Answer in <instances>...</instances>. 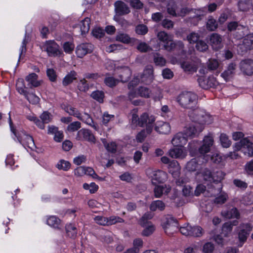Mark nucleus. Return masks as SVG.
<instances>
[{
  "label": "nucleus",
  "mask_w": 253,
  "mask_h": 253,
  "mask_svg": "<svg viewBox=\"0 0 253 253\" xmlns=\"http://www.w3.org/2000/svg\"><path fill=\"white\" fill-rule=\"evenodd\" d=\"M213 144V139L211 136H206L204 137L202 144L198 141H193L189 143V150L192 156L204 157L206 158L209 154L211 146Z\"/></svg>",
  "instance_id": "1"
},
{
  "label": "nucleus",
  "mask_w": 253,
  "mask_h": 253,
  "mask_svg": "<svg viewBox=\"0 0 253 253\" xmlns=\"http://www.w3.org/2000/svg\"><path fill=\"white\" fill-rule=\"evenodd\" d=\"M227 29L228 32L232 33L233 38L236 40L243 39L250 32L249 27L247 25H243L237 21L228 22Z\"/></svg>",
  "instance_id": "2"
},
{
  "label": "nucleus",
  "mask_w": 253,
  "mask_h": 253,
  "mask_svg": "<svg viewBox=\"0 0 253 253\" xmlns=\"http://www.w3.org/2000/svg\"><path fill=\"white\" fill-rule=\"evenodd\" d=\"M198 96L190 91L181 92L177 97V101L183 108L187 109H194L197 104Z\"/></svg>",
  "instance_id": "3"
},
{
  "label": "nucleus",
  "mask_w": 253,
  "mask_h": 253,
  "mask_svg": "<svg viewBox=\"0 0 253 253\" xmlns=\"http://www.w3.org/2000/svg\"><path fill=\"white\" fill-rule=\"evenodd\" d=\"M189 116L192 121L199 124L198 126H203L206 124L210 123L211 117L204 111L199 109H193L189 112Z\"/></svg>",
  "instance_id": "4"
},
{
  "label": "nucleus",
  "mask_w": 253,
  "mask_h": 253,
  "mask_svg": "<svg viewBox=\"0 0 253 253\" xmlns=\"http://www.w3.org/2000/svg\"><path fill=\"white\" fill-rule=\"evenodd\" d=\"M253 143L247 138L241 139L239 142L235 143L233 146L234 150L239 151L242 150L244 153L249 156H253Z\"/></svg>",
  "instance_id": "5"
},
{
  "label": "nucleus",
  "mask_w": 253,
  "mask_h": 253,
  "mask_svg": "<svg viewBox=\"0 0 253 253\" xmlns=\"http://www.w3.org/2000/svg\"><path fill=\"white\" fill-rule=\"evenodd\" d=\"M139 126H146L147 133H151L154 126L155 118L153 116H149L146 113H143L140 117Z\"/></svg>",
  "instance_id": "6"
},
{
  "label": "nucleus",
  "mask_w": 253,
  "mask_h": 253,
  "mask_svg": "<svg viewBox=\"0 0 253 253\" xmlns=\"http://www.w3.org/2000/svg\"><path fill=\"white\" fill-rule=\"evenodd\" d=\"M154 79V69L151 65H147L145 67L143 72L140 76L141 83L146 84H151Z\"/></svg>",
  "instance_id": "7"
},
{
  "label": "nucleus",
  "mask_w": 253,
  "mask_h": 253,
  "mask_svg": "<svg viewBox=\"0 0 253 253\" xmlns=\"http://www.w3.org/2000/svg\"><path fill=\"white\" fill-rule=\"evenodd\" d=\"M198 82L199 85L204 89L215 88L218 84L215 78L213 76H210L208 78L199 77Z\"/></svg>",
  "instance_id": "8"
},
{
  "label": "nucleus",
  "mask_w": 253,
  "mask_h": 253,
  "mask_svg": "<svg viewBox=\"0 0 253 253\" xmlns=\"http://www.w3.org/2000/svg\"><path fill=\"white\" fill-rule=\"evenodd\" d=\"M43 47L49 56H56L61 53L59 45L54 41L46 42Z\"/></svg>",
  "instance_id": "9"
},
{
  "label": "nucleus",
  "mask_w": 253,
  "mask_h": 253,
  "mask_svg": "<svg viewBox=\"0 0 253 253\" xmlns=\"http://www.w3.org/2000/svg\"><path fill=\"white\" fill-rule=\"evenodd\" d=\"M221 214L225 218L230 219L236 218H240V214L237 209L233 206L227 205L221 212Z\"/></svg>",
  "instance_id": "10"
},
{
  "label": "nucleus",
  "mask_w": 253,
  "mask_h": 253,
  "mask_svg": "<svg viewBox=\"0 0 253 253\" xmlns=\"http://www.w3.org/2000/svg\"><path fill=\"white\" fill-rule=\"evenodd\" d=\"M239 47L242 49V53H246L253 49V33H248L243 39L242 43Z\"/></svg>",
  "instance_id": "11"
},
{
  "label": "nucleus",
  "mask_w": 253,
  "mask_h": 253,
  "mask_svg": "<svg viewBox=\"0 0 253 253\" xmlns=\"http://www.w3.org/2000/svg\"><path fill=\"white\" fill-rule=\"evenodd\" d=\"M94 49L93 45L90 43H82L76 48V53L79 58H83L86 54L91 53Z\"/></svg>",
  "instance_id": "12"
},
{
  "label": "nucleus",
  "mask_w": 253,
  "mask_h": 253,
  "mask_svg": "<svg viewBox=\"0 0 253 253\" xmlns=\"http://www.w3.org/2000/svg\"><path fill=\"white\" fill-rule=\"evenodd\" d=\"M204 128V127L203 126H189L185 127L183 132L187 139L188 138H192L198 136L199 134Z\"/></svg>",
  "instance_id": "13"
},
{
  "label": "nucleus",
  "mask_w": 253,
  "mask_h": 253,
  "mask_svg": "<svg viewBox=\"0 0 253 253\" xmlns=\"http://www.w3.org/2000/svg\"><path fill=\"white\" fill-rule=\"evenodd\" d=\"M240 68L243 73L248 76L253 74V60L248 59L242 60L240 63Z\"/></svg>",
  "instance_id": "14"
},
{
  "label": "nucleus",
  "mask_w": 253,
  "mask_h": 253,
  "mask_svg": "<svg viewBox=\"0 0 253 253\" xmlns=\"http://www.w3.org/2000/svg\"><path fill=\"white\" fill-rule=\"evenodd\" d=\"M77 138L78 140H84L94 143L95 141V137L91 131L84 128H83L78 132Z\"/></svg>",
  "instance_id": "15"
},
{
  "label": "nucleus",
  "mask_w": 253,
  "mask_h": 253,
  "mask_svg": "<svg viewBox=\"0 0 253 253\" xmlns=\"http://www.w3.org/2000/svg\"><path fill=\"white\" fill-rule=\"evenodd\" d=\"M115 39L117 41L125 44H134L139 42L138 40L135 38H131L128 34L122 32H118L115 37Z\"/></svg>",
  "instance_id": "16"
},
{
  "label": "nucleus",
  "mask_w": 253,
  "mask_h": 253,
  "mask_svg": "<svg viewBox=\"0 0 253 253\" xmlns=\"http://www.w3.org/2000/svg\"><path fill=\"white\" fill-rule=\"evenodd\" d=\"M114 5L115 12L118 16L126 15L130 12L129 8L127 4L122 1H116Z\"/></svg>",
  "instance_id": "17"
},
{
  "label": "nucleus",
  "mask_w": 253,
  "mask_h": 253,
  "mask_svg": "<svg viewBox=\"0 0 253 253\" xmlns=\"http://www.w3.org/2000/svg\"><path fill=\"white\" fill-rule=\"evenodd\" d=\"M240 227L242 228L238 234L239 240L241 242H245L251 231L252 227L250 224H246L245 225H240Z\"/></svg>",
  "instance_id": "18"
},
{
  "label": "nucleus",
  "mask_w": 253,
  "mask_h": 253,
  "mask_svg": "<svg viewBox=\"0 0 253 253\" xmlns=\"http://www.w3.org/2000/svg\"><path fill=\"white\" fill-rule=\"evenodd\" d=\"M236 68L237 65L235 63L232 62L230 63L227 69L221 74V76L226 82L229 81L235 75Z\"/></svg>",
  "instance_id": "19"
},
{
  "label": "nucleus",
  "mask_w": 253,
  "mask_h": 253,
  "mask_svg": "<svg viewBox=\"0 0 253 253\" xmlns=\"http://www.w3.org/2000/svg\"><path fill=\"white\" fill-rule=\"evenodd\" d=\"M163 228L165 229L166 233L175 231L178 229L177 221L173 217L168 218L166 222L164 223Z\"/></svg>",
  "instance_id": "20"
},
{
  "label": "nucleus",
  "mask_w": 253,
  "mask_h": 253,
  "mask_svg": "<svg viewBox=\"0 0 253 253\" xmlns=\"http://www.w3.org/2000/svg\"><path fill=\"white\" fill-rule=\"evenodd\" d=\"M187 141V138L184 133L180 132L174 136L171 140V143L174 146H182L186 144Z\"/></svg>",
  "instance_id": "21"
},
{
  "label": "nucleus",
  "mask_w": 253,
  "mask_h": 253,
  "mask_svg": "<svg viewBox=\"0 0 253 253\" xmlns=\"http://www.w3.org/2000/svg\"><path fill=\"white\" fill-rule=\"evenodd\" d=\"M118 74L121 81L123 83H126L130 79L131 72L129 68L125 67L121 68L120 70H118Z\"/></svg>",
  "instance_id": "22"
},
{
  "label": "nucleus",
  "mask_w": 253,
  "mask_h": 253,
  "mask_svg": "<svg viewBox=\"0 0 253 253\" xmlns=\"http://www.w3.org/2000/svg\"><path fill=\"white\" fill-rule=\"evenodd\" d=\"M238 223L239 222L237 220L224 223L222 225L221 234H223L225 237L228 236L232 230L233 226H236Z\"/></svg>",
  "instance_id": "23"
},
{
  "label": "nucleus",
  "mask_w": 253,
  "mask_h": 253,
  "mask_svg": "<svg viewBox=\"0 0 253 253\" xmlns=\"http://www.w3.org/2000/svg\"><path fill=\"white\" fill-rule=\"evenodd\" d=\"M221 42L222 38L220 35L216 33H213L211 35L210 42L213 48L216 49L220 48Z\"/></svg>",
  "instance_id": "24"
},
{
  "label": "nucleus",
  "mask_w": 253,
  "mask_h": 253,
  "mask_svg": "<svg viewBox=\"0 0 253 253\" xmlns=\"http://www.w3.org/2000/svg\"><path fill=\"white\" fill-rule=\"evenodd\" d=\"M38 75L35 73L30 74L26 77V81L29 83L28 85H30V88L38 87L41 85L40 82L38 81Z\"/></svg>",
  "instance_id": "25"
},
{
  "label": "nucleus",
  "mask_w": 253,
  "mask_h": 253,
  "mask_svg": "<svg viewBox=\"0 0 253 253\" xmlns=\"http://www.w3.org/2000/svg\"><path fill=\"white\" fill-rule=\"evenodd\" d=\"M155 129L160 134H168L170 131L171 127L169 123L163 122L162 125L156 126Z\"/></svg>",
  "instance_id": "26"
},
{
  "label": "nucleus",
  "mask_w": 253,
  "mask_h": 253,
  "mask_svg": "<svg viewBox=\"0 0 253 253\" xmlns=\"http://www.w3.org/2000/svg\"><path fill=\"white\" fill-rule=\"evenodd\" d=\"M77 73L74 70L70 72L64 77L63 80L62 84L64 86H67L73 82L74 80H77Z\"/></svg>",
  "instance_id": "27"
},
{
  "label": "nucleus",
  "mask_w": 253,
  "mask_h": 253,
  "mask_svg": "<svg viewBox=\"0 0 253 253\" xmlns=\"http://www.w3.org/2000/svg\"><path fill=\"white\" fill-rule=\"evenodd\" d=\"M165 204L161 200L154 201L150 205V210L152 211H155L157 210L160 211H163L165 209Z\"/></svg>",
  "instance_id": "28"
},
{
  "label": "nucleus",
  "mask_w": 253,
  "mask_h": 253,
  "mask_svg": "<svg viewBox=\"0 0 253 253\" xmlns=\"http://www.w3.org/2000/svg\"><path fill=\"white\" fill-rule=\"evenodd\" d=\"M167 179V174L166 172L158 170L154 174L153 180H156L158 183H164Z\"/></svg>",
  "instance_id": "29"
},
{
  "label": "nucleus",
  "mask_w": 253,
  "mask_h": 253,
  "mask_svg": "<svg viewBox=\"0 0 253 253\" xmlns=\"http://www.w3.org/2000/svg\"><path fill=\"white\" fill-rule=\"evenodd\" d=\"M207 29L210 31H215L218 28V23L212 16H209L207 22Z\"/></svg>",
  "instance_id": "30"
},
{
  "label": "nucleus",
  "mask_w": 253,
  "mask_h": 253,
  "mask_svg": "<svg viewBox=\"0 0 253 253\" xmlns=\"http://www.w3.org/2000/svg\"><path fill=\"white\" fill-rule=\"evenodd\" d=\"M181 67L185 72L193 73L197 71V67L188 61H183L180 63Z\"/></svg>",
  "instance_id": "31"
},
{
  "label": "nucleus",
  "mask_w": 253,
  "mask_h": 253,
  "mask_svg": "<svg viewBox=\"0 0 253 253\" xmlns=\"http://www.w3.org/2000/svg\"><path fill=\"white\" fill-rule=\"evenodd\" d=\"M77 118L80 120L84 122L86 124L91 126L92 127L95 128V126L94 124V122L92 118L87 113H84V115L82 116L81 113H80L79 115L77 116Z\"/></svg>",
  "instance_id": "32"
},
{
  "label": "nucleus",
  "mask_w": 253,
  "mask_h": 253,
  "mask_svg": "<svg viewBox=\"0 0 253 253\" xmlns=\"http://www.w3.org/2000/svg\"><path fill=\"white\" fill-rule=\"evenodd\" d=\"M47 224L55 228L59 229L61 220L55 216H50L47 219Z\"/></svg>",
  "instance_id": "33"
},
{
  "label": "nucleus",
  "mask_w": 253,
  "mask_h": 253,
  "mask_svg": "<svg viewBox=\"0 0 253 253\" xmlns=\"http://www.w3.org/2000/svg\"><path fill=\"white\" fill-rule=\"evenodd\" d=\"M67 235L71 238L75 239L77 237V230L72 224H68L65 227Z\"/></svg>",
  "instance_id": "34"
},
{
  "label": "nucleus",
  "mask_w": 253,
  "mask_h": 253,
  "mask_svg": "<svg viewBox=\"0 0 253 253\" xmlns=\"http://www.w3.org/2000/svg\"><path fill=\"white\" fill-rule=\"evenodd\" d=\"M252 4L251 0H240L238 2V7L240 11H248Z\"/></svg>",
  "instance_id": "35"
},
{
  "label": "nucleus",
  "mask_w": 253,
  "mask_h": 253,
  "mask_svg": "<svg viewBox=\"0 0 253 253\" xmlns=\"http://www.w3.org/2000/svg\"><path fill=\"white\" fill-rule=\"evenodd\" d=\"M90 21L89 18L86 17L81 21L80 29L82 35L85 34L89 31Z\"/></svg>",
  "instance_id": "36"
},
{
  "label": "nucleus",
  "mask_w": 253,
  "mask_h": 253,
  "mask_svg": "<svg viewBox=\"0 0 253 253\" xmlns=\"http://www.w3.org/2000/svg\"><path fill=\"white\" fill-rule=\"evenodd\" d=\"M154 62L157 66H164L166 63V60L159 53H155L153 55Z\"/></svg>",
  "instance_id": "37"
},
{
  "label": "nucleus",
  "mask_w": 253,
  "mask_h": 253,
  "mask_svg": "<svg viewBox=\"0 0 253 253\" xmlns=\"http://www.w3.org/2000/svg\"><path fill=\"white\" fill-rule=\"evenodd\" d=\"M169 155L173 158H182L183 157V150L180 148H174L169 151Z\"/></svg>",
  "instance_id": "38"
},
{
  "label": "nucleus",
  "mask_w": 253,
  "mask_h": 253,
  "mask_svg": "<svg viewBox=\"0 0 253 253\" xmlns=\"http://www.w3.org/2000/svg\"><path fill=\"white\" fill-rule=\"evenodd\" d=\"M189 232V236L199 237L203 235V230L199 226H191V229Z\"/></svg>",
  "instance_id": "39"
},
{
  "label": "nucleus",
  "mask_w": 253,
  "mask_h": 253,
  "mask_svg": "<svg viewBox=\"0 0 253 253\" xmlns=\"http://www.w3.org/2000/svg\"><path fill=\"white\" fill-rule=\"evenodd\" d=\"M151 93V91L150 89L149 88L145 86H140L137 90V93L140 96L146 98H148L150 97Z\"/></svg>",
  "instance_id": "40"
},
{
  "label": "nucleus",
  "mask_w": 253,
  "mask_h": 253,
  "mask_svg": "<svg viewBox=\"0 0 253 253\" xmlns=\"http://www.w3.org/2000/svg\"><path fill=\"white\" fill-rule=\"evenodd\" d=\"M207 70L211 71L217 69L219 66V62L217 60L213 58L209 59L207 63Z\"/></svg>",
  "instance_id": "41"
},
{
  "label": "nucleus",
  "mask_w": 253,
  "mask_h": 253,
  "mask_svg": "<svg viewBox=\"0 0 253 253\" xmlns=\"http://www.w3.org/2000/svg\"><path fill=\"white\" fill-rule=\"evenodd\" d=\"M225 173L221 170H217L212 172V181L214 182H220L224 178Z\"/></svg>",
  "instance_id": "42"
},
{
  "label": "nucleus",
  "mask_w": 253,
  "mask_h": 253,
  "mask_svg": "<svg viewBox=\"0 0 253 253\" xmlns=\"http://www.w3.org/2000/svg\"><path fill=\"white\" fill-rule=\"evenodd\" d=\"M62 108L70 115L74 116L77 118L79 115V111L76 108L71 106L63 104L62 105Z\"/></svg>",
  "instance_id": "43"
},
{
  "label": "nucleus",
  "mask_w": 253,
  "mask_h": 253,
  "mask_svg": "<svg viewBox=\"0 0 253 253\" xmlns=\"http://www.w3.org/2000/svg\"><path fill=\"white\" fill-rule=\"evenodd\" d=\"M200 38L199 34L193 32L187 36L186 39L191 44L196 43Z\"/></svg>",
  "instance_id": "44"
},
{
  "label": "nucleus",
  "mask_w": 253,
  "mask_h": 253,
  "mask_svg": "<svg viewBox=\"0 0 253 253\" xmlns=\"http://www.w3.org/2000/svg\"><path fill=\"white\" fill-rule=\"evenodd\" d=\"M201 175L204 180L209 182L212 181V172L208 168L204 169L201 171Z\"/></svg>",
  "instance_id": "45"
},
{
  "label": "nucleus",
  "mask_w": 253,
  "mask_h": 253,
  "mask_svg": "<svg viewBox=\"0 0 253 253\" xmlns=\"http://www.w3.org/2000/svg\"><path fill=\"white\" fill-rule=\"evenodd\" d=\"M24 95L30 103L36 104L39 102L40 98L33 93L26 92Z\"/></svg>",
  "instance_id": "46"
},
{
  "label": "nucleus",
  "mask_w": 253,
  "mask_h": 253,
  "mask_svg": "<svg viewBox=\"0 0 253 253\" xmlns=\"http://www.w3.org/2000/svg\"><path fill=\"white\" fill-rule=\"evenodd\" d=\"M136 49L142 53H145L152 50V47L145 42H139Z\"/></svg>",
  "instance_id": "47"
},
{
  "label": "nucleus",
  "mask_w": 253,
  "mask_h": 253,
  "mask_svg": "<svg viewBox=\"0 0 253 253\" xmlns=\"http://www.w3.org/2000/svg\"><path fill=\"white\" fill-rule=\"evenodd\" d=\"M198 166L196 159H193L187 163L186 168L188 171L193 172L197 169Z\"/></svg>",
  "instance_id": "48"
},
{
  "label": "nucleus",
  "mask_w": 253,
  "mask_h": 253,
  "mask_svg": "<svg viewBox=\"0 0 253 253\" xmlns=\"http://www.w3.org/2000/svg\"><path fill=\"white\" fill-rule=\"evenodd\" d=\"M16 89L19 93L23 94V95L27 92L24 89L26 88L24 80L22 79H19L16 84Z\"/></svg>",
  "instance_id": "49"
},
{
  "label": "nucleus",
  "mask_w": 253,
  "mask_h": 253,
  "mask_svg": "<svg viewBox=\"0 0 253 253\" xmlns=\"http://www.w3.org/2000/svg\"><path fill=\"white\" fill-rule=\"evenodd\" d=\"M196 48L200 52H206L209 49L207 43L203 40H199L196 44Z\"/></svg>",
  "instance_id": "50"
},
{
  "label": "nucleus",
  "mask_w": 253,
  "mask_h": 253,
  "mask_svg": "<svg viewBox=\"0 0 253 253\" xmlns=\"http://www.w3.org/2000/svg\"><path fill=\"white\" fill-rule=\"evenodd\" d=\"M220 140L222 146L224 148H228L231 144V141L229 139L227 135L224 133L221 134Z\"/></svg>",
  "instance_id": "51"
},
{
  "label": "nucleus",
  "mask_w": 253,
  "mask_h": 253,
  "mask_svg": "<svg viewBox=\"0 0 253 253\" xmlns=\"http://www.w3.org/2000/svg\"><path fill=\"white\" fill-rule=\"evenodd\" d=\"M91 96L98 102H103L104 94L102 91L96 90L91 93Z\"/></svg>",
  "instance_id": "52"
},
{
  "label": "nucleus",
  "mask_w": 253,
  "mask_h": 253,
  "mask_svg": "<svg viewBox=\"0 0 253 253\" xmlns=\"http://www.w3.org/2000/svg\"><path fill=\"white\" fill-rule=\"evenodd\" d=\"M169 166L171 168H173L175 169V171L172 172L171 170H170L169 172H171L174 176H178L179 174V170L180 169V167L178 162L176 161L173 160L170 162Z\"/></svg>",
  "instance_id": "53"
},
{
  "label": "nucleus",
  "mask_w": 253,
  "mask_h": 253,
  "mask_svg": "<svg viewBox=\"0 0 253 253\" xmlns=\"http://www.w3.org/2000/svg\"><path fill=\"white\" fill-rule=\"evenodd\" d=\"M228 199V195L225 193H221L214 199V202L216 204L222 205L225 203Z\"/></svg>",
  "instance_id": "54"
},
{
  "label": "nucleus",
  "mask_w": 253,
  "mask_h": 253,
  "mask_svg": "<svg viewBox=\"0 0 253 253\" xmlns=\"http://www.w3.org/2000/svg\"><path fill=\"white\" fill-rule=\"evenodd\" d=\"M104 146L106 150L112 153H115L116 152L117 146L115 142H111L107 143L106 141H103Z\"/></svg>",
  "instance_id": "55"
},
{
  "label": "nucleus",
  "mask_w": 253,
  "mask_h": 253,
  "mask_svg": "<svg viewBox=\"0 0 253 253\" xmlns=\"http://www.w3.org/2000/svg\"><path fill=\"white\" fill-rule=\"evenodd\" d=\"M148 31L147 27L144 24H139L135 27V32L139 35H144L148 32Z\"/></svg>",
  "instance_id": "56"
},
{
  "label": "nucleus",
  "mask_w": 253,
  "mask_h": 253,
  "mask_svg": "<svg viewBox=\"0 0 253 253\" xmlns=\"http://www.w3.org/2000/svg\"><path fill=\"white\" fill-rule=\"evenodd\" d=\"M205 159L207 161L210 160L212 162L215 164H219L222 160L221 157L217 154H213L212 155L209 154L208 156H206Z\"/></svg>",
  "instance_id": "57"
},
{
  "label": "nucleus",
  "mask_w": 253,
  "mask_h": 253,
  "mask_svg": "<svg viewBox=\"0 0 253 253\" xmlns=\"http://www.w3.org/2000/svg\"><path fill=\"white\" fill-rule=\"evenodd\" d=\"M104 83L107 86L113 87L118 83V80L113 77H106L104 79Z\"/></svg>",
  "instance_id": "58"
},
{
  "label": "nucleus",
  "mask_w": 253,
  "mask_h": 253,
  "mask_svg": "<svg viewBox=\"0 0 253 253\" xmlns=\"http://www.w3.org/2000/svg\"><path fill=\"white\" fill-rule=\"evenodd\" d=\"M92 34L94 37L100 39L104 36L105 32L102 28L98 27L94 28L92 30Z\"/></svg>",
  "instance_id": "59"
},
{
  "label": "nucleus",
  "mask_w": 253,
  "mask_h": 253,
  "mask_svg": "<svg viewBox=\"0 0 253 253\" xmlns=\"http://www.w3.org/2000/svg\"><path fill=\"white\" fill-rule=\"evenodd\" d=\"M155 230V226L152 224L147 225L146 227L143 230L142 234L144 236H148L152 234Z\"/></svg>",
  "instance_id": "60"
},
{
  "label": "nucleus",
  "mask_w": 253,
  "mask_h": 253,
  "mask_svg": "<svg viewBox=\"0 0 253 253\" xmlns=\"http://www.w3.org/2000/svg\"><path fill=\"white\" fill-rule=\"evenodd\" d=\"M81 127V124L80 122H74L71 123L67 127V130L69 131L74 132L78 130Z\"/></svg>",
  "instance_id": "61"
},
{
  "label": "nucleus",
  "mask_w": 253,
  "mask_h": 253,
  "mask_svg": "<svg viewBox=\"0 0 253 253\" xmlns=\"http://www.w3.org/2000/svg\"><path fill=\"white\" fill-rule=\"evenodd\" d=\"M70 166L71 164L69 162L65 161L64 160H61L57 165V168L60 169L67 170L70 168Z\"/></svg>",
  "instance_id": "62"
},
{
  "label": "nucleus",
  "mask_w": 253,
  "mask_h": 253,
  "mask_svg": "<svg viewBox=\"0 0 253 253\" xmlns=\"http://www.w3.org/2000/svg\"><path fill=\"white\" fill-rule=\"evenodd\" d=\"M46 74L49 80L52 82H54L56 80L57 75L56 72L53 69H47L46 70Z\"/></svg>",
  "instance_id": "63"
},
{
  "label": "nucleus",
  "mask_w": 253,
  "mask_h": 253,
  "mask_svg": "<svg viewBox=\"0 0 253 253\" xmlns=\"http://www.w3.org/2000/svg\"><path fill=\"white\" fill-rule=\"evenodd\" d=\"M214 245L210 242L206 243L203 248V251L204 253H211L214 250Z\"/></svg>",
  "instance_id": "64"
}]
</instances>
